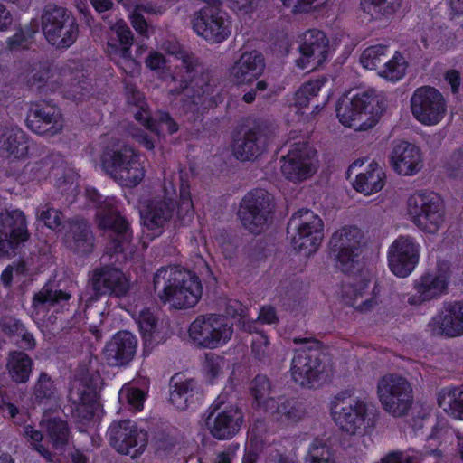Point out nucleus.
Returning <instances> with one entry per match:
<instances>
[{
    "mask_svg": "<svg viewBox=\"0 0 463 463\" xmlns=\"http://www.w3.org/2000/svg\"><path fill=\"white\" fill-rule=\"evenodd\" d=\"M160 277L165 279L159 294L163 303H170L175 309H184L194 307L201 299L203 285L195 272L179 266L162 267L154 277L155 284L158 283Z\"/></svg>",
    "mask_w": 463,
    "mask_h": 463,
    "instance_id": "1",
    "label": "nucleus"
},
{
    "mask_svg": "<svg viewBox=\"0 0 463 463\" xmlns=\"http://www.w3.org/2000/svg\"><path fill=\"white\" fill-rule=\"evenodd\" d=\"M294 342L305 345L295 351L290 368L292 378L303 387L313 388L327 376L331 359L317 340L295 338Z\"/></svg>",
    "mask_w": 463,
    "mask_h": 463,
    "instance_id": "2",
    "label": "nucleus"
},
{
    "mask_svg": "<svg viewBox=\"0 0 463 463\" xmlns=\"http://www.w3.org/2000/svg\"><path fill=\"white\" fill-rule=\"evenodd\" d=\"M100 162L108 174L121 180L126 186H137L145 177L139 154L119 140L111 141L103 147Z\"/></svg>",
    "mask_w": 463,
    "mask_h": 463,
    "instance_id": "3",
    "label": "nucleus"
},
{
    "mask_svg": "<svg viewBox=\"0 0 463 463\" xmlns=\"http://www.w3.org/2000/svg\"><path fill=\"white\" fill-rule=\"evenodd\" d=\"M98 228L108 237L106 251L109 255L123 253L131 244L133 230L130 222L119 210L117 200H108L95 214Z\"/></svg>",
    "mask_w": 463,
    "mask_h": 463,
    "instance_id": "4",
    "label": "nucleus"
},
{
    "mask_svg": "<svg viewBox=\"0 0 463 463\" xmlns=\"http://www.w3.org/2000/svg\"><path fill=\"white\" fill-rule=\"evenodd\" d=\"M287 233L291 236L293 249L308 256L320 246L324 237V223L311 210L299 209L290 217Z\"/></svg>",
    "mask_w": 463,
    "mask_h": 463,
    "instance_id": "5",
    "label": "nucleus"
},
{
    "mask_svg": "<svg viewBox=\"0 0 463 463\" xmlns=\"http://www.w3.org/2000/svg\"><path fill=\"white\" fill-rule=\"evenodd\" d=\"M42 30L46 41L57 49H68L79 35V25L71 12L56 5L45 6Z\"/></svg>",
    "mask_w": 463,
    "mask_h": 463,
    "instance_id": "6",
    "label": "nucleus"
},
{
    "mask_svg": "<svg viewBox=\"0 0 463 463\" xmlns=\"http://www.w3.org/2000/svg\"><path fill=\"white\" fill-rule=\"evenodd\" d=\"M336 116L345 127L367 130L374 127L383 111V103L368 92L356 94L345 105L337 102Z\"/></svg>",
    "mask_w": 463,
    "mask_h": 463,
    "instance_id": "7",
    "label": "nucleus"
},
{
    "mask_svg": "<svg viewBox=\"0 0 463 463\" xmlns=\"http://www.w3.org/2000/svg\"><path fill=\"white\" fill-rule=\"evenodd\" d=\"M408 214L419 229L436 233L444 222L443 202L437 193L416 191L408 198Z\"/></svg>",
    "mask_w": 463,
    "mask_h": 463,
    "instance_id": "8",
    "label": "nucleus"
},
{
    "mask_svg": "<svg viewBox=\"0 0 463 463\" xmlns=\"http://www.w3.org/2000/svg\"><path fill=\"white\" fill-rule=\"evenodd\" d=\"M364 235L356 226H344L335 232L329 241V254L345 274L353 272L362 253Z\"/></svg>",
    "mask_w": 463,
    "mask_h": 463,
    "instance_id": "9",
    "label": "nucleus"
},
{
    "mask_svg": "<svg viewBox=\"0 0 463 463\" xmlns=\"http://www.w3.org/2000/svg\"><path fill=\"white\" fill-rule=\"evenodd\" d=\"M274 210L273 197L264 189L249 191L241 199L238 217L242 226L251 233H260L268 226Z\"/></svg>",
    "mask_w": 463,
    "mask_h": 463,
    "instance_id": "10",
    "label": "nucleus"
},
{
    "mask_svg": "<svg viewBox=\"0 0 463 463\" xmlns=\"http://www.w3.org/2000/svg\"><path fill=\"white\" fill-rule=\"evenodd\" d=\"M192 25L197 35L210 43H221L232 34V24L221 5H208L195 12Z\"/></svg>",
    "mask_w": 463,
    "mask_h": 463,
    "instance_id": "11",
    "label": "nucleus"
},
{
    "mask_svg": "<svg viewBox=\"0 0 463 463\" xmlns=\"http://www.w3.org/2000/svg\"><path fill=\"white\" fill-rule=\"evenodd\" d=\"M188 333L196 346L214 349L230 340L233 329L224 317L208 314L197 317L191 323Z\"/></svg>",
    "mask_w": 463,
    "mask_h": 463,
    "instance_id": "12",
    "label": "nucleus"
},
{
    "mask_svg": "<svg viewBox=\"0 0 463 463\" xmlns=\"http://www.w3.org/2000/svg\"><path fill=\"white\" fill-rule=\"evenodd\" d=\"M182 63L184 71L173 76L174 88L171 92L184 93L193 104L203 103L213 94L210 74L202 72L200 75H196L197 64L187 55L183 58Z\"/></svg>",
    "mask_w": 463,
    "mask_h": 463,
    "instance_id": "13",
    "label": "nucleus"
},
{
    "mask_svg": "<svg viewBox=\"0 0 463 463\" xmlns=\"http://www.w3.org/2000/svg\"><path fill=\"white\" fill-rule=\"evenodd\" d=\"M377 393L383 409L395 417L405 415L412 403L410 383L395 373L386 374L379 380Z\"/></svg>",
    "mask_w": 463,
    "mask_h": 463,
    "instance_id": "14",
    "label": "nucleus"
},
{
    "mask_svg": "<svg viewBox=\"0 0 463 463\" xmlns=\"http://www.w3.org/2000/svg\"><path fill=\"white\" fill-rule=\"evenodd\" d=\"M411 111L414 118L424 126H435L445 117L447 101L434 87L417 88L411 98Z\"/></svg>",
    "mask_w": 463,
    "mask_h": 463,
    "instance_id": "15",
    "label": "nucleus"
},
{
    "mask_svg": "<svg viewBox=\"0 0 463 463\" xmlns=\"http://www.w3.org/2000/svg\"><path fill=\"white\" fill-rule=\"evenodd\" d=\"M109 444L118 453L136 458L143 454L148 444V433L130 420L113 422L107 432Z\"/></svg>",
    "mask_w": 463,
    "mask_h": 463,
    "instance_id": "16",
    "label": "nucleus"
},
{
    "mask_svg": "<svg viewBox=\"0 0 463 463\" xmlns=\"http://www.w3.org/2000/svg\"><path fill=\"white\" fill-rule=\"evenodd\" d=\"M111 30L114 35L108 39L107 52L126 75L133 76L140 70L139 62L132 56L134 34L123 20L116 22Z\"/></svg>",
    "mask_w": 463,
    "mask_h": 463,
    "instance_id": "17",
    "label": "nucleus"
},
{
    "mask_svg": "<svg viewBox=\"0 0 463 463\" xmlns=\"http://www.w3.org/2000/svg\"><path fill=\"white\" fill-rule=\"evenodd\" d=\"M89 283L96 298L125 297L129 291V280L123 270L114 264H101L90 272Z\"/></svg>",
    "mask_w": 463,
    "mask_h": 463,
    "instance_id": "18",
    "label": "nucleus"
},
{
    "mask_svg": "<svg viewBox=\"0 0 463 463\" xmlns=\"http://www.w3.org/2000/svg\"><path fill=\"white\" fill-rule=\"evenodd\" d=\"M331 415L335 423L351 435L366 434L373 426V416L367 403L359 399L351 400L348 405H343L339 410L334 406Z\"/></svg>",
    "mask_w": 463,
    "mask_h": 463,
    "instance_id": "19",
    "label": "nucleus"
},
{
    "mask_svg": "<svg viewBox=\"0 0 463 463\" xmlns=\"http://www.w3.org/2000/svg\"><path fill=\"white\" fill-rule=\"evenodd\" d=\"M175 208V201L165 195L156 196L147 201L140 216L143 232L150 241L164 232L165 226L176 212Z\"/></svg>",
    "mask_w": 463,
    "mask_h": 463,
    "instance_id": "20",
    "label": "nucleus"
},
{
    "mask_svg": "<svg viewBox=\"0 0 463 463\" xmlns=\"http://www.w3.org/2000/svg\"><path fill=\"white\" fill-rule=\"evenodd\" d=\"M388 266L399 278L410 276L420 260V245L411 236L400 235L389 247Z\"/></svg>",
    "mask_w": 463,
    "mask_h": 463,
    "instance_id": "21",
    "label": "nucleus"
},
{
    "mask_svg": "<svg viewBox=\"0 0 463 463\" xmlns=\"http://www.w3.org/2000/svg\"><path fill=\"white\" fill-rule=\"evenodd\" d=\"M26 125L39 136L53 137L61 132L64 120L58 106L41 100L31 104Z\"/></svg>",
    "mask_w": 463,
    "mask_h": 463,
    "instance_id": "22",
    "label": "nucleus"
},
{
    "mask_svg": "<svg viewBox=\"0 0 463 463\" xmlns=\"http://www.w3.org/2000/svg\"><path fill=\"white\" fill-rule=\"evenodd\" d=\"M203 399V388L198 380L182 373H175L170 378L169 402L177 411H194Z\"/></svg>",
    "mask_w": 463,
    "mask_h": 463,
    "instance_id": "23",
    "label": "nucleus"
},
{
    "mask_svg": "<svg viewBox=\"0 0 463 463\" xmlns=\"http://www.w3.org/2000/svg\"><path fill=\"white\" fill-rule=\"evenodd\" d=\"M308 143H295L288 154L281 157V173L286 179L301 182L315 173L313 158L316 155Z\"/></svg>",
    "mask_w": 463,
    "mask_h": 463,
    "instance_id": "24",
    "label": "nucleus"
},
{
    "mask_svg": "<svg viewBox=\"0 0 463 463\" xmlns=\"http://www.w3.org/2000/svg\"><path fill=\"white\" fill-rule=\"evenodd\" d=\"M269 140L267 128L260 124H255L241 137L233 134L231 146L238 160L254 161L266 150Z\"/></svg>",
    "mask_w": 463,
    "mask_h": 463,
    "instance_id": "25",
    "label": "nucleus"
},
{
    "mask_svg": "<svg viewBox=\"0 0 463 463\" xmlns=\"http://www.w3.org/2000/svg\"><path fill=\"white\" fill-rule=\"evenodd\" d=\"M433 335L456 337L463 335V301L444 304L440 312L429 322Z\"/></svg>",
    "mask_w": 463,
    "mask_h": 463,
    "instance_id": "26",
    "label": "nucleus"
},
{
    "mask_svg": "<svg viewBox=\"0 0 463 463\" xmlns=\"http://www.w3.org/2000/svg\"><path fill=\"white\" fill-rule=\"evenodd\" d=\"M328 46L329 41L323 31H306L303 34V43L299 46L300 57L296 60V66L307 70L311 61L315 60L316 63L320 65L327 59Z\"/></svg>",
    "mask_w": 463,
    "mask_h": 463,
    "instance_id": "27",
    "label": "nucleus"
},
{
    "mask_svg": "<svg viewBox=\"0 0 463 463\" xmlns=\"http://www.w3.org/2000/svg\"><path fill=\"white\" fill-rule=\"evenodd\" d=\"M64 243L76 255L86 257L91 254L95 247V236L89 222L83 218L69 221Z\"/></svg>",
    "mask_w": 463,
    "mask_h": 463,
    "instance_id": "28",
    "label": "nucleus"
},
{
    "mask_svg": "<svg viewBox=\"0 0 463 463\" xmlns=\"http://www.w3.org/2000/svg\"><path fill=\"white\" fill-rule=\"evenodd\" d=\"M390 162L393 170L401 175L411 176L422 167L420 149L407 141H399L392 146Z\"/></svg>",
    "mask_w": 463,
    "mask_h": 463,
    "instance_id": "29",
    "label": "nucleus"
},
{
    "mask_svg": "<svg viewBox=\"0 0 463 463\" xmlns=\"http://www.w3.org/2000/svg\"><path fill=\"white\" fill-rule=\"evenodd\" d=\"M137 340L129 331H119L109 341L103 354L108 363L111 365L128 364L135 356Z\"/></svg>",
    "mask_w": 463,
    "mask_h": 463,
    "instance_id": "30",
    "label": "nucleus"
},
{
    "mask_svg": "<svg viewBox=\"0 0 463 463\" xmlns=\"http://www.w3.org/2000/svg\"><path fill=\"white\" fill-rule=\"evenodd\" d=\"M71 399H73L74 407L72 417L78 428L87 427L93 420L99 409V397L96 388L90 384L79 388L76 392H71Z\"/></svg>",
    "mask_w": 463,
    "mask_h": 463,
    "instance_id": "31",
    "label": "nucleus"
},
{
    "mask_svg": "<svg viewBox=\"0 0 463 463\" xmlns=\"http://www.w3.org/2000/svg\"><path fill=\"white\" fill-rule=\"evenodd\" d=\"M218 406H216L209 414L206 424L209 426L210 433L217 439H230L240 430L243 420L241 412L233 406L225 408L218 412L211 424V418L215 414Z\"/></svg>",
    "mask_w": 463,
    "mask_h": 463,
    "instance_id": "32",
    "label": "nucleus"
},
{
    "mask_svg": "<svg viewBox=\"0 0 463 463\" xmlns=\"http://www.w3.org/2000/svg\"><path fill=\"white\" fill-rule=\"evenodd\" d=\"M264 68V57L260 52H246L230 69V76L237 85L250 83L262 74Z\"/></svg>",
    "mask_w": 463,
    "mask_h": 463,
    "instance_id": "33",
    "label": "nucleus"
},
{
    "mask_svg": "<svg viewBox=\"0 0 463 463\" xmlns=\"http://www.w3.org/2000/svg\"><path fill=\"white\" fill-rule=\"evenodd\" d=\"M449 278L443 274L424 273L415 281L414 288L418 295L409 297L410 305H419L437 298L446 293Z\"/></svg>",
    "mask_w": 463,
    "mask_h": 463,
    "instance_id": "34",
    "label": "nucleus"
},
{
    "mask_svg": "<svg viewBox=\"0 0 463 463\" xmlns=\"http://www.w3.org/2000/svg\"><path fill=\"white\" fill-rule=\"evenodd\" d=\"M124 91L128 111L133 114L135 120L145 128H152V110L145 94L133 83H126Z\"/></svg>",
    "mask_w": 463,
    "mask_h": 463,
    "instance_id": "35",
    "label": "nucleus"
},
{
    "mask_svg": "<svg viewBox=\"0 0 463 463\" xmlns=\"http://www.w3.org/2000/svg\"><path fill=\"white\" fill-rule=\"evenodd\" d=\"M71 298V294L61 289H52L48 285H45L42 289L35 293L33 298L32 307L33 312L37 316H41L44 319L47 313L51 308H54L52 313L58 312V306H62Z\"/></svg>",
    "mask_w": 463,
    "mask_h": 463,
    "instance_id": "36",
    "label": "nucleus"
},
{
    "mask_svg": "<svg viewBox=\"0 0 463 463\" xmlns=\"http://www.w3.org/2000/svg\"><path fill=\"white\" fill-rule=\"evenodd\" d=\"M4 225L8 229L6 240L12 250L17 249L30 238L28 223L24 213L20 209L8 211L2 219Z\"/></svg>",
    "mask_w": 463,
    "mask_h": 463,
    "instance_id": "37",
    "label": "nucleus"
},
{
    "mask_svg": "<svg viewBox=\"0 0 463 463\" xmlns=\"http://www.w3.org/2000/svg\"><path fill=\"white\" fill-rule=\"evenodd\" d=\"M386 180V175L376 162H372L366 170L356 175L354 188L365 195H370L381 191Z\"/></svg>",
    "mask_w": 463,
    "mask_h": 463,
    "instance_id": "38",
    "label": "nucleus"
},
{
    "mask_svg": "<svg viewBox=\"0 0 463 463\" xmlns=\"http://www.w3.org/2000/svg\"><path fill=\"white\" fill-rule=\"evenodd\" d=\"M271 391L272 384L266 375L258 374L253 378L250 384V395L255 411L269 412L275 399L271 396Z\"/></svg>",
    "mask_w": 463,
    "mask_h": 463,
    "instance_id": "39",
    "label": "nucleus"
},
{
    "mask_svg": "<svg viewBox=\"0 0 463 463\" xmlns=\"http://www.w3.org/2000/svg\"><path fill=\"white\" fill-rule=\"evenodd\" d=\"M438 405L447 414L463 420V384L447 386L438 394Z\"/></svg>",
    "mask_w": 463,
    "mask_h": 463,
    "instance_id": "40",
    "label": "nucleus"
},
{
    "mask_svg": "<svg viewBox=\"0 0 463 463\" xmlns=\"http://www.w3.org/2000/svg\"><path fill=\"white\" fill-rule=\"evenodd\" d=\"M33 360L23 351H12L7 359V370L12 380L17 383L28 382L32 369Z\"/></svg>",
    "mask_w": 463,
    "mask_h": 463,
    "instance_id": "41",
    "label": "nucleus"
},
{
    "mask_svg": "<svg viewBox=\"0 0 463 463\" xmlns=\"http://www.w3.org/2000/svg\"><path fill=\"white\" fill-rule=\"evenodd\" d=\"M46 435L55 450H65L71 439L68 421L59 417L48 419L46 420Z\"/></svg>",
    "mask_w": 463,
    "mask_h": 463,
    "instance_id": "42",
    "label": "nucleus"
},
{
    "mask_svg": "<svg viewBox=\"0 0 463 463\" xmlns=\"http://www.w3.org/2000/svg\"><path fill=\"white\" fill-rule=\"evenodd\" d=\"M28 138L21 128H12L0 146L3 156L14 159L26 156L28 153Z\"/></svg>",
    "mask_w": 463,
    "mask_h": 463,
    "instance_id": "43",
    "label": "nucleus"
},
{
    "mask_svg": "<svg viewBox=\"0 0 463 463\" xmlns=\"http://www.w3.org/2000/svg\"><path fill=\"white\" fill-rule=\"evenodd\" d=\"M137 325L146 347H154L160 343L158 319L149 308L140 312Z\"/></svg>",
    "mask_w": 463,
    "mask_h": 463,
    "instance_id": "44",
    "label": "nucleus"
},
{
    "mask_svg": "<svg viewBox=\"0 0 463 463\" xmlns=\"http://www.w3.org/2000/svg\"><path fill=\"white\" fill-rule=\"evenodd\" d=\"M402 0H360V8L373 20L392 17L401 7Z\"/></svg>",
    "mask_w": 463,
    "mask_h": 463,
    "instance_id": "45",
    "label": "nucleus"
},
{
    "mask_svg": "<svg viewBox=\"0 0 463 463\" xmlns=\"http://www.w3.org/2000/svg\"><path fill=\"white\" fill-rule=\"evenodd\" d=\"M52 70L46 63H37L32 68L31 73L27 78V86L32 90H36L39 94H47L48 92H56L59 82L49 83Z\"/></svg>",
    "mask_w": 463,
    "mask_h": 463,
    "instance_id": "46",
    "label": "nucleus"
},
{
    "mask_svg": "<svg viewBox=\"0 0 463 463\" xmlns=\"http://www.w3.org/2000/svg\"><path fill=\"white\" fill-rule=\"evenodd\" d=\"M269 413L276 414L278 420L297 422L302 418L303 411L298 402L281 397L274 399L273 407H270Z\"/></svg>",
    "mask_w": 463,
    "mask_h": 463,
    "instance_id": "47",
    "label": "nucleus"
},
{
    "mask_svg": "<svg viewBox=\"0 0 463 463\" xmlns=\"http://www.w3.org/2000/svg\"><path fill=\"white\" fill-rule=\"evenodd\" d=\"M327 79L321 76L316 80L303 83L294 95V105L298 110L307 108L310 101L317 96L322 87L326 85Z\"/></svg>",
    "mask_w": 463,
    "mask_h": 463,
    "instance_id": "48",
    "label": "nucleus"
},
{
    "mask_svg": "<svg viewBox=\"0 0 463 463\" xmlns=\"http://www.w3.org/2000/svg\"><path fill=\"white\" fill-rule=\"evenodd\" d=\"M371 284L369 275L360 274L353 278L351 281L343 283L341 287V294L343 300L353 305L358 298L363 297L368 290Z\"/></svg>",
    "mask_w": 463,
    "mask_h": 463,
    "instance_id": "49",
    "label": "nucleus"
},
{
    "mask_svg": "<svg viewBox=\"0 0 463 463\" xmlns=\"http://www.w3.org/2000/svg\"><path fill=\"white\" fill-rule=\"evenodd\" d=\"M176 216L179 225H187L194 218V204L192 201L190 185L188 184L181 183L179 200L176 203Z\"/></svg>",
    "mask_w": 463,
    "mask_h": 463,
    "instance_id": "50",
    "label": "nucleus"
},
{
    "mask_svg": "<svg viewBox=\"0 0 463 463\" xmlns=\"http://www.w3.org/2000/svg\"><path fill=\"white\" fill-rule=\"evenodd\" d=\"M57 91L61 92L64 99L79 102L88 96L89 83L88 79L82 74L79 79L73 78L71 84H57Z\"/></svg>",
    "mask_w": 463,
    "mask_h": 463,
    "instance_id": "51",
    "label": "nucleus"
},
{
    "mask_svg": "<svg viewBox=\"0 0 463 463\" xmlns=\"http://www.w3.org/2000/svg\"><path fill=\"white\" fill-rule=\"evenodd\" d=\"M407 67L408 63L402 54L396 52L392 58L384 63V67L379 71V75L390 81L397 82L404 77Z\"/></svg>",
    "mask_w": 463,
    "mask_h": 463,
    "instance_id": "52",
    "label": "nucleus"
},
{
    "mask_svg": "<svg viewBox=\"0 0 463 463\" xmlns=\"http://www.w3.org/2000/svg\"><path fill=\"white\" fill-rule=\"evenodd\" d=\"M306 463H335L333 449L323 439L315 438L309 445Z\"/></svg>",
    "mask_w": 463,
    "mask_h": 463,
    "instance_id": "53",
    "label": "nucleus"
},
{
    "mask_svg": "<svg viewBox=\"0 0 463 463\" xmlns=\"http://www.w3.org/2000/svg\"><path fill=\"white\" fill-rule=\"evenodd\" d=\"M389 46L379 43L367 47L361 54L360 62L367 70H376L387 56Z\"/></svg>",
    "mask_w": 463,
    "mask_h": 463,
    "instance_id": "54",
    "label": "nucleus"
},
{
    "mask_svg": "<svg viewBox=\"0 0 463 463\" xmlns=\"http://www.w3.org/2000/svg\"><path fill=\"white\" fill-rule=\"evenodd\" d=\"M151 120L154 122V127L146 129L157 137L162 135L164 127H165L169 135L175 134L179 130L178 123L173 118L168 111L158 110L156 118H154L152 116Z\"/></svg>",
    "mask_w": 463,
    "mask_h": 463,
    "instance_id": "55",
    "label": "nucleus"
},
{
    "mask_svg": "<svg viewBox=\"0 0 463 463\" xmlns=\"http://www.w3.org/2000/svg\"><path fill=\"white\" fill-rule=\"evenodd\" d=\"M55 391L54 382L47 373H42L34 387L35 400L42 403L44 400L51 399Z\"/></svg>",
    "mask_w": 463,
    "mask_h": 463,
    "instance_id": "56",
    "label": "nucleus"
},
{
    "mask_svg": "<svg viewBox=\"0 0 463 463\" xmlns=\"http://www.w3.org/2000/svg\"><path fill=\"white\" fill-rule=\"evenodd\" d=\"M223 358L213 354H207L203 364V372L207 380L213 383L222 373Z\"/></svg>",
    "mask_w": 463,
    "mask_h": 463,
    "instance_id": "57",
    "label": "nucleus"
},
{
    "mask_svg": "<svg viewBox=\"0 0 463 463\" xmlns=\"http://www.w3.org/2000/svg\"><path fill=\"white\" fill-rule=\"evenodd\" d=\"M449 176L463 177V149L459 148L450 154L444 165Z\"/></svg>",
    "mask_w": 463,
    "mask_h": 463,
    "instance_id": "58",
    "label": "nucleus"
},
{
    "mask_svg": "<svg viewBox=\"0 0 463 463\" xmlns=\"http://www.w3.org/2000/svg\"><path fill=\"white\" fill-rule=\"evenodd\" d=\"M62 216L63 214L60 210L48 207L40 213L39 219L49 229L61 231L64 227L62 223Z\"/></svg>",
    "mask_w": 463,
    "mask_h": 463,
    "instance_id": "59",
    "label": "nucleus"
},
{
    "mask_svg": "<svg viewBox=\"0 0 463 463\" xmlns=\"http://www.w3.org/2000/svg\"><path fill=\"white\" fill-rule=\"evenodd\" d=\"M285 7H292V13L308 14L319 5L322 0H281Z\"/></svg>",
    "mask_w": 463,
    "mask_h": 463,
    "instance_id": "60",
    "label": "nucleus"
},
{
    "mask_svg": "<svg viewBox=\"0 0 463 463\" xmlns=\"http://www.w3.org/2000/svg\"><path fill=\"white\" fill-rule=\"evenodd\" d=\"M0 326L2 331L9 336H19L25 327L20 319L12 316L3 317L0 320Z\"/></svg>",
    "mask_w": 463,
    "mask_h": 463,
    "instance_id": "61",
    "label": "nucleus"
},
{
    "mask_svg": "<svg viewBox=\"0 0 463 463\" xmlns=\"http://www.w3.org/2000/svg\"><path fill=\"white\" fill-rule=\"evenodd\" d=\"M85 197L86 200L92 204L94 208H96L97 212H99L108 200H116L114 197H107L104 200L102 199V195L94 187H87L85 190Z\"/></svg>",
    "mask_w": 463,
    "mask_h": 463,
    "instance_id": "62",
    "label": "nucleus"
},
{
    "mask_svg": "<svg viewBox=\"0 0 463 463\" xmlns=\"http://www.w3.org/2000/svg\"><path fill=\"white\" fill-rule=\"evenodd\" d=\"M269 341L267 335L259 334L256 338L251 341V352L254 356L261 360L265 354V348L269 345Z\"/></svg>",
    "mask_w": 463,
    "mask_h": 463,
    "instance_id": "63",
    "label": "nucleus"
},
{
    "mask_svg": "<svg viewBox=\"0 0 463 463\" xmlns=\"http://www.w3.org/2000/svg\"><path fill=\"white\" fill-rule=\"evenodd\" d=\"M382 463H418L417 458L404 455L401 451H393L382 458Z\"/></svg>",
    "mask_w": 463,
    "mask_h": 463,
    "instance_id": "64",
    "label": "nucleus"
}]
</instances>
